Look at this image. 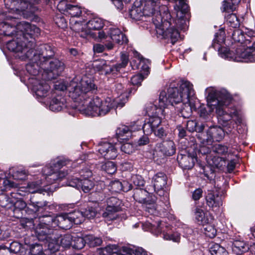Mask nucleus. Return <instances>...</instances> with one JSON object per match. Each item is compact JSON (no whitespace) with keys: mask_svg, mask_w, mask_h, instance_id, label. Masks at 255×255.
Returning <instances> with one entry per match:
<instances>
[{"mask_svg":"<svg viewBox=\"0 0 255 255\" xmlns=\"http://www.w3.org/2000/svg\"><path fill=\"white\" fill-rule=\"evenodd\" d=\"M83 213L84 218L86 217L90 219H93L97 214L96 209L92 207H87Z\"/></svg>","mask_w":255,"mask_h":255,"instance_id":"obj_58","label":"nucleus"},{"mask_svg":"<svg viewBox=\"0 0 255 255\" xmlns=\"http://www.w3.org/2000/svg\"><path fill=\"white\" fill-rule=\"evenodd\" d=\"M132 181L133 184L137 186H142L144 184V181L142 177L139 175H134L132 177Z\"/></svg>","mask_w":255,"mask_h":255,"instance_id":"obj_64","label":"nucleus"},{"mask_svg":"<svg viewBox=\"0 0 255 255\" xmlns=\"http://www.w3.org/2000/svg\"><path fill=\"white\" fill-rule=\"evenodd\" d=\"M232 36L235 42H242L244 39L242 31L239 29H236L233 31Z\"/></svg>","mask_w":255,"mask_h":255,"instance_id":"obj_59","label":"nucleus"},{"mask_svg":"<svg viewBox=\"0 0 255 255\" xmlns=\"http://www.w3.org/2000/svg\"><path fill=\"white\" fill-rule=\"evenodd\" d=\"M227 146L221 144H216L212 146V150L214 152L219 155H224L228 152Z\"/></svg>","mask_w":255,"mask_h":255,"instance_id":"obj_54","label":"nucleus"},{"mask_svg":"<svg viewBox=\"0 0 255 255\" xmlns=\"http://www.w3.org/2000/svg\"><path fill=\"white\" fill-rule=\"evenodd\" d=\"M40 0H4L6 7L18 12H21L26 17L30 16L37 10L35 4Z\"/></svg>","mask_w":255,"mask_h":255,"instance_id":"obj_7","label":"nucleus"},{"mask_svg":"<svg viewBox=\"0 0 255 255\" xmlns=\"http://www.w3.org/2000/svg\"><path fill=\"white\" fill-rule=\"evenodd\" d=\"M116 255H148L147 252L142 248H138L135 250L124 247Z\"/></svg>","mask_w":255,"mask_h":255,"instance_id":"obj_35","label":"nucleus"},{"mask_svg":"<svg viewBox=\"0 0 255 255\" xmlns=\"http://www.w3.org/2000/svg\"><path fill=\"white\" fill-rule=\"evenodd\" d=\"M27 191L30 193L39 192L44 194V192H51V189L48 186H45L41 180H38L29 183L27 185Z\"/></svg>","mask_w":255,"mask_h":255,"instance_id":"obj_29","label":"nucleus"},{"mask_svg":"<svg viewBox=\"0 0 255 255\" xmlns=\"http://www.w3.org/2000/svg\"><path fill=\"white\" fill-rule=\"evenodd\" d=\"M107 33L110 38L117 43L121 45L128 42V39L125 34L122 33L118 28L111 27L107 29Z\"/></svg>","mask_w":255,"mask_h":255,"instance_id":"obj_27","label":"nucleus"},{"mask_svg":"<svg viewBox=\"0 0 255 255\" xmlns=\"http://www.w3.org/2000/svg\"><path fill=\"white\" fill-rule=\"evenodd\" d=\"M80 174L83 178L79 179L78 177L73 178L69 181V185L78 189L81 188L84 192L88 193L95 186L94 182L88 179L92 176V172L89 170L86 169L85 171H81Z\"/></svg>","mask_w":255,"mask_h":255,"instance_id":"obj_10","label":"nucleus"},{"mask_svg":"<svg viewBox=\"0 0 255 255\" xmlns=\"http://www.w3.org/2000/svg\"><path fill=\"white\" fill-rule=\"evenodd\" d=\"M9 174L16 180H23L26 177V172L24 170H15L13 167L9 169Z\"/></svg>","mask_w":255,"mask_h":255,"instance_id":"obj_50","label":"nucleus"},{"mask_svg":"<svg viewBox=\"0 0 255 255\" xmlns=\"http://www.w3.org/2000/svg\"><path fill=\"white\" fill-rule=\"evenodd\" d=\"M158 148L163 154L166 156H171L176 151L175 144L172 140H167L160 143Z\"/></svg>","mask_w":255,"mask_h":255,"instance_id":"obj_31","label":"nucleus"},{"mask_svg":"<svg viewBox=\"0 0 255 255\" xmlns=\"http://www.w3.org/2000/svg\"><path fill=\"white\" fill-rule=\"evenodd\" d=\"M70 24L71 28L76 32L81 33L80 34L81 37H86L88 35L90 34L89 30L85 29V21L83 19L75 20V19H70Z\"/></svg>","mask_w":255,"mask_h":255,"instance_id":"obj_28","label":"nucleus"},{"mask_svg":"<svg viewBox=\"0 0 255 255\" xmlns=\"http://www.w3.org/2000/svg\"><path fill=\"white\" fill-rule=\"evenodd\" d=\"M29 205L32 206L36 212H39L40 210H45L46 209L48 203L47 201H35L33 198H30Z\"/></svg>","mask_w":255,"mask_h":255,"instance_id":"obj_45","label":"nucleus"},{"mask_svg":"<svg viewBox=\"0 0 255 255\" xmlns=\"http://www.w3.org/2000/svg\"><path fill=\"white\" fill-rule=\"evenodd\" d=\"M159 107L152 103L146 105L145 111L149 117L159 116L163 115V108L167 106L168 104H170L167 91L161 92L159 97Z\"/></svg>","mask_w":255,"mask_h":255,"instance_id":"obj_12","label":"nucleus"},{"mask_svg":"<svg viewBox=\"0 0 255 255\" xmlns=\"http://www.w3.org/2000/svg\"><path fill=\"white\" fill-rule=\"evenodd\" d=\"M54 20L56 25L61 28H64L67 26V21L61 15H57Z\"/></svg>","mask_w":255,"mask_h":255,"instance_id":"obj_60","label":"nucleus"},{"mask_svg":"<svg viewBox=\"0 0 255 255\" xmlns=\"http://www.w3.org/2000/svg\"><path fill=\"white\" fill-rule=\"evenodd\" d=\"M115 90L118 94H120V97L117 99H113V101H118L119 103L124 102V105L128 101V98L127 93L125 92V90L122 84L118 83L115 86Z\"/></svg>","mask_w":255,"mask_h":255,"instance_id":"obj_41","label":"nucleus"},{"mask_svg":"<svg viewBox=\"0 0 255 255\" xmlns=\"http://www.w3.org/2000/svg\"><path fill=\"white\" fill-rule=\"evenodd\" d=\"M225 136V132L223 129L220 127H210L206 133V138L203 140H206L207 142H210L215 140L220 141L223 139Z\"/></svg>","mask_w":255,"mask_h":255,"instance_id":"obj_24","label":"nucleus"},{"mask_svg":"<svg viewBox=\"0 0 255 255\" xmlns=\"http://www.w3.org/2000/svg\"><path fill=\"white\" fill-rule=\"evenodd\" d=\"M211 222L212 221L203 227H204V232L206 236L210 238H213L215 237L217 231L214 226L211 224Z\"/></svg>","mask_w":255,"mask_h":255,"instance_id":"obj_48","label":"nucleus"},{"mask_svg":"<svg viewBox=\"0 0 255 255\" xmlns=\"http://www.w3.org/2000/svg\"><path fill=\"white\" fill-rule=\"evenodd\" d=\"M149 194L146 190L136 188L133 190V197L134 199L144 205L145 210L150 214H154L155 211V199L149 196Z\"/></svg>","mask_w":255,"mask_h":255,"instance_id":"obj_11","label":"nucleus"},{"mask_svg":"<svg viewBox=\"0 0 255 255\" xmlns=\"http://www.w3.org/2000/svg\"><path fill=\"white\" fill-rule=\"evenodd\" d=\"M121 59L122 61L121 63L116 64L112 67H110V73L118 72L121 68H124L127 65L129 61L128 56L126 54L122 53Z\"/></svg>","mask_w":255,"mask_h":255,"instance_id":"obj_43","label":"nucleus"},{"mask_svg":"<svg viewBox=\"0 0 255 255\" xmlns=\"http://www.w3.org/2000/svg\"><path fill=\"white\" fill-rule=\"evenodd\" d=\"M227 22L231 27L234 28H237L240 25L239 19L234 13L230 14L227 16Z\"/></svg>","mask_w":255,"mask_h":255,"instance_id":"obj_51","label":"nucleus"},{"mask_svg":"<svg viewBox=\"0 0 255 255\" xmlns=\"http://www.w3.org/2000/svg\"><path fill=\"white\" fill-rule=\"evenodd\" d=\"M131 189V185L128 184L127 182L124 181L123 183L118 180L112 181L110 184V188L113 192H119L121 191L127 192Z\"/></svg>","mask_w":255,"mask_h":255,"instance_id":"obj_33","label":"nucleus"},{"mask_svg":"<svg viewBox=\"0 0 255 255\" xmlns=\"http://www.w3.org/2000/svg\"><path fill=\"white\" fill-rule=\"evenodd\" d=\"M88 30H100L104 25V20L99 17H94L86 23Z\"/></svg>","mask_w":255,"mask_h":255,"instance_id":"obj_38","label":"nucleus"},{"mask_svg":"<svg viewBox=\"0 0 255 255\" xmlns=\"http://www.w3.org/2000/svg\"><path fill=\"white\" fill-rule=\"evenodd\" d=\"M116 135L119 140H127L131 136L129 126L123 125L116 130Z\"/></svg>","mask_w":255,"mask_h":255,"instance_id":"obj_34","label":"nucleus"},{"mask_svg":"<svg viewBox=\"0 0 255 255\" xmlns=\"http://www.w3.org/2000/svg\"><path fill=\"white\" fill-rule=\"evenodd\" d=\"M48 63L49 67L44 65V71L42 74L43 78L47 80L54 79L56 76L59 75L65 68L64 64L57 59H53Z\"/></svg>","mask_w":255,"mask_h":255,"instance_id":"obj_14","label":"nucleus"},{"mask_svg":"<svg viewBox=\"0 0 255 255\" xmlns=\"http://www.w3.org/2000/svg\"><path fill=\"white\" fill-rule=\"evenodd\" d=\"M167 94L172 106L182 102L195 111L200 106L199 101L195 97L193 85L188 81H173L167 89Z\"/></svg>","mask_w":255,"mask_h":255,"instance_id":"obj_3","label":"nucleus"},{"mask_svg":"<svg viewBox=\"0 0 255 255\" xmlns=\"http://www.w3.org/2000/svg\"><path fill=\"white\" fill-rule=\"evenodd\" d=\"M236 59L238 61L245 62H255V43L252 46L245 49H238L237 51Z\"/></svg>","mask_w":255,"mask_h":255,"instance_id":"obj_21","label":"nucleus"},{"mask_svg":"<svg viewBox=\"0 0 255 255\" xmlns=\"http://www.w3.org/2000/svg\"><path fill=\"white\" fill-rule=\"evenodd\" d=\"M17 35H19L27 43L30 49L34 50L35 37L40 34V29L35 25L22 21L16 25Z\"/></svg>","mask_w":255,"mask_h":255,"instance_id":"obj_8","label":"nucleus"},{"mask_svg":"<svg viewBox=\"0 0 255 255\" xmlns=\"http://www.w3.org/2000/svg\"><path fill=\"white\" fill-rule=\"evenodd\" d=\"M68 214L69 219L71 220L72 224L73 223L76 225L80 224L84 220V215H83V212L77 210Z\"/></svg>","mask_w":255,"mask_h":255,"instance_id":"obj_39","label":"nucleus"},{"mask_svg":"<svg viewBox=\"0 0 255 255\" xmlns=\"http://www.w3.org/2000/svg\"><path fill=\"white\" fill-rule=\"evenodd\" d=\"M210 252L212 255H228V252L225 248L218 244H215L210 248Z\"/></svg>","mask_w":255,"mask_h":255,"instance_id":"obj_46","label":"nucleus"},{"mask_svg":"<svg viewBox=\"0 0 255 255\" xmlns=\"http://www.w3.org/2000/svg\"><path fill=\"white\" fill-rule=\"evenodd\" d=\"M162 235L163 239L166 240L172 241L176 243H179L180 240V235L177 232H174L171 234L163 232Z\"/></svg>","mask_w":255,"mask_h":255,"instance_id":"obj_53","label":"nucleus"},{"mask_svg":"<svg viewBox=\"0 0 255 255\" xmlns=\"http://www.w3.org/2000/svg\"><path fill=\"white\" fill-rule=\"evenodd\" d=\"M55 94L49 103V108L53 112H59L67 107L66 101L61 94L57 93Z\"/></svg>","mask_w":255,"mask_h":255,"instance_id":"obj_26","label":"nucleus"},{"mask_svg":"<svg viewBox=\"0 0 255 255\" xmlns=\"http://www.w3.org/2000/svg\"><path fill=\"white\" fill-rule=\"evenodd\" d=\"M29 253L31 255H40L44 253L43 252V248L39 244H33L30 247Z\"/></svg>","mask_w":255,"mask_h":255,"instance_id":"obj_56","label":"nucleus"},{"mask_svg":"<svg viewBox=\"0 0 255 255\" xmlns=\"http://www.w3.org/2000/svg\"><path fill=\"white\" fill-rule=\"evenodd\" d=\"M3 197V200L0 201V205L5 208H10L13 211L14 213L24 209L26 206V203L24 201L20 200H17L14 205L10 202L5 204L3 202V200L7 201L8 198L6 196H4Z\"/></svg>","mask_w":255,"mask_h":255,"instance_id":"obj_32","label":"nucleus"},{"mask_svg":"<svg viewBox=\"0 0 255 255\" xmlns=\"http://www.w3.org/2000/svg\"><path fill=\"white\" fill-rule=\"evenodd\" d=\"M41 218V222L44 225H40L39 228L50 229V227L56 229L57 227L67 230L72 227V222L69 219L68 214H64L58 215L56 217H52L51 216H43Z\"/></svg>","mask_w":255,"mask_h":255,"instance_id":"obj_9","label":"nucleus"},{"mask_svg":"<svg viewBox=\"0 0 255 255\" xmlns=\"http://www.w3.org/2000/svg\"><path fill=\"white\" fill-rule=\"evenodd\" d=\"M145 225L147 226L148 230H150L152 233L156 235L161 233L162 226L163 225L162 223L159 221L154 224L146 223Z\"/></svg>","mask_w":255,"mask_h":255,"instance_id":"obj_44","label":"nucleus"},{"mask_svg":"<svg viewBox=\"0 0 255 255\" xmlns=\"http://www.w3.org/2000/svg\"><path fill=\"white\" fill-rule=\"evenodd\" d=\"M57 229L39 228L36 233L39 240L46 241L48 250L49 252H55L59 250L60 246L66 248L72 246L73 236L66 234L58 237L56 234Z\"/></svg>","mask_w":255,"mask_h":255,"instance_id":"obj_6","label":"nucleus"},{"mask_svg":"<svg viewBox=\"0 0 255 255\" xmlns=\"http://www.w3.org/2000/svg\"><path fill=\"white\" fill-rule=\"evenodd\" d=\"M207 205L214 209L222 205V196L217 189L209 191L206 196Z\"/></svg>","mask_w":255,"mask_h":255,"instance_id":"obj_23","label":"nucleus"},{"mask_svg":"<svg viewBox=\"0 0 255 255\" xmlns=\"http://www.w3.org/2000/svg\"><path fill=\"white\" fill-rule=\"evenodd\" d=\"M182 104L184 107L180 110L181 114L185 118H188L191 115L192 111L193 109L186 103H182Z\"/></svg>","mask_w":255,"mask_h":255,"instance_id":"obj_61","label":"nucleus"},{"mask_svg":"<svg viewBox=\"0 0 255 255\" xmlns=\"http://www.w3.org/2000/svg\"><path fill=\"white\" fill-rule=\"evenodd\" d=\"M94 67L97 71L101 72L102 74L110 73V66L107 64V62L104 59H99L95 61Z\"/></svg>","mask_w":255,"mask_h":255,"instance_id":"obj_40","label":"nucleus"},{"mask_svg":"<svg viewBox=\"0 0 255 255\" xmlns=\"http://www.w3.org/2000/svg\"><path fill=\"white\" fill-rule=\"evenodd\" d=\"M161 123L160 116L149 117L148 119H146L142 127L144 133L147 135L150 134L155 129L160 127Z\"/></svg>","mask_w":255,"mask_h":255,"instance_id":"obj_22","label":"nucleus"},{"mask_svg":"<svg viewBox=\"0 0 255 255\" xmlns=\"http://www.w3.org/2000/svg\"><path fill=\"white\" fill-rule=\"evenodd\" d=\"M42 174L44 178L49 184H52L54 181L61 180L65 177L66 172H56L53 166H46L42 169Z\"/></svg>","mask_w":255,"mask_h":255,"instance_id":"obj_19","label":"nucleus"},{"mask_svg":"<svg viewBox=\"0 0 255 255\" xmlns=\"http://www.w3.org/2000/svg\"><path fill=\"white\" fill-rule=\"evenodd\" d=\"M102 168L107 173L110 174H114L117 170V166L113 161H108L102 165Z\"/></svg>","mask_w":255,"mask_h":255,"instance_id":"obj_49","label":"nucleus"},{"mask_svg":"<svg viewBox=\"0 0 255 255\" xmlns=\"http://www.w3.org/2000/svg\"><path fill=\"white\" fill-rule=\"evenodd\" d=\"M54 55L52 47L48 44H42L35 50L29 49L25 55H19L22 60L30 62L26 65L27 71L33 76L39 74L40 68L43 69L48 60Z\"/></svg>","mask_w":255,"mask_h":255,"instance_id":"obj_4","label":"nucleus"},{"mask_svg":"<svg viewBox=\"0 0 255 255\" xmlns=\"http://www.w3.org/2000/svg\"><path fill=\"white\" fill-rule=\"evenodd\" d=\"M196 158L189 154L178 155L177 160L179 165L181 168L184 169H190L194 165Z\"/></svg>","mask_w":255,"mask_h":255,"instance_id":"obj_30","label":"nucleus"},{"mask_svg":"<svg viewBox=\"0 0 255 255\" xmlns=\"http://www.w3.org/2000/svg\"><path fill=\"white\" fill-rule=\"evenodd\" d=\"M16 31V26L13 27L5 22L0 24V34L1 35L9 37H15Z\"/></svg>","mask_w":255,"mask_h":255,"instance_id":"obj_37","label":"nucleus"},{"mask_svg":"<svg viewBox=\"0 0 255 255\" xmlns=\"http://www.w3.org/2000/svg\"><path fill=\"white\" fill-rule=\"evenodd\" d=\"M141 5H144V12L147 15H152V20L156 27L157 34L165 39H170L174 44L179 38L177 29L169 27L171 16L167 8L159 6L160 0H140Z\"/></svg>","mask_w":255,"mask_h":255,"instance_id":"obj_2","label":"nucleus"},{"mask_svg":"<svg viewBox=\"0 0 255 255\" xmlns=\"http://www.w3.org/2000/svg\"><path fill=\"white\" fill-rule=\"evenodd\" d=\"M95 90L93 81L86 76L83 77L79 83H71L69 96L78 103L76 108L83 114L92 117L105 116L112 108L124 106V102L119 103L109 97L104 101L97 96L92 97Z\"/></svg>","mask_w":255,"mask_h":255,"instance_id":"obj_1","label":"nucleus"},{"mask_svg":"<svg viewBox=\"0 0 255 255\" xmlns=\"http://www.w3.org/2000/svg\"><path fill=\"white\" fill-rule=\"evenodd\" d=\"M57 7L61 13L71 16V19H74L75 17L79 18L82 14V10L80 7L69 3L68 1L65 0H60L57 4Z\"/></svg>","mask_w":255,"mask_h":255,"instance_id":"obj_15","label":"nucleus"},{"mask_svg":"<svg viewBox=\"0 0 255 255\" xmlns=\"http://www.w3.org/2000/svg\"><path fill=\"white\" fill-rule=\"evenodd\" d=\"M138 55L137 61L141 63L140 69L144 71H147L149 69V65L150 61L148 59L143 58L138 53H136Z\"/></svg>","mask_w":255,"mask_h":255,"instance_id":"obj_55","label":"nucleus"},{"mask_svg":"<svg viewBox=\"0 0 255 255\" xmlns=\"http://www.w3.org/2000/svg\"><path fill=\"white\" fill-rule=\"evenodd\" d=\"M208 91L207 97L208 105L211 109L216 110L218 119L222 124H226L233 117V114H229L224 110V107L228 106L232 100L231 95L226 90L216 91L213 89H207Z\"/></svg>","mask_w":255,"mask_h":255,"instance_id":"obj_5","label":"nucleus"},{"mask_svg":"<svg viewBox=\"0 0 255 255\" xmlns=\"http://www.w3.org/2000/svg\"><path fill=\"white\" fill-rule=\"evenodd\" d=\"M110 142H105L99 145L98 151L106 159H114L118 155L117 147Z\"/></svg>","mask_w":255,"mask_h":255,"instance_id":"obj_20","label":"nucleus"},{"mask_svg":"<svg viewBox=\"0 0 255 255\" xmlns=\"http://www.w3.org/2000/svg\"><path fill=\"white\" fill-rule=\"evenodd\" d=\"M47 79L39 80L37 78H32L30 82L32 90L37 97H45L50 89L49 84L46 82Z\"/></svg>","mask_w":255,"mask_h":255,"instance_id":"obj_18","label":"nucleus"},{"mask_svg":"<svg viewBox=\"0 0 255 255\" xmlns=\"http://www.w3.org/2000/svg\"><path fill=\"white\" fill-rule=\"evenodd\" d=\"M192 211L195 222L198 225L204 226L205 225L210 223L213 220L208 213L205 212L199 206H196Z\"/></svg>","mask_w":255,"mask_h":255,"instance_id":"obj_25","label":"nucleus"},{"mask_svg":"<svg viewBox=\"0 0 255 255\" xmlns=\"http://www.w3.org/2000/svg\"><path fill=\"white\" fill-rule=\"evenodd\" d=\"M86 242L83 238L78 236H73L72 246L77 250L83 249L85 246Z\"/></svg>","mask_w":255,"mask_h":255,"instance_id":"obj_47","label":"nucleus"},{"mask_svg":"<svg viewBox=\"0 0 255 255\" xmlns=\"http://www.w3.org/2000/svg\"><path fill=\"white\" fill-rule=\"evenodd\" d=\"M141 10V8L140 7H132L129 11V15L130 17L135 20H139L143 15L147 16H152V15H147L144 12V6L142 8V11Z\"/></svg>","mask_w":255,"mask_h":255,"instance_id":"obj_42","label":"nucleus"},{"mask_svg":"<svg viewBox=\"0 0 255 255\" xmlns=\"http://www.w3.org/2000/svg\"><path fill=\"white\" fill-rule=\"evenodd\" d=\"M167 176L163 172L156 173L152 178V183L154 191L160 197L165 196L167 197V193L164 190L167 184Z\"/></svg>","mask_w":255,"mask_h":255,"instance_id":"obj_17","label":"nucleus"},{"mask_svg":"<svg viewBox=\"0 0 255 255\" xmlns=\"http://www.w3.org/2000/svg\"><path fill=\"white\" fill-rule=\"evenodd\" d=\"M16 38L8 41L6 46L7 49L15 53H21V55H25L30 49V46H27V42L19 35H17L16 32L15 37Z\"/></svg>","mask_w":255,"mask_h":255,"instance_id":"obj_16","label":"nucleus"},{"mask_svg":"<svg viewBox=\"0 0 255 255\" xmlns=\"http://www.w3.org/2000/svg\"><path fill=\"white\" fill-rule=\"evenodd\" d=\"M107 206L103 213V217L107 221H112L118 218L117 213L121 210L122 201L115 197L108 198Z\"/></svg>","mask_w":255,"mask_h":255,"instance_id":"obj_13","label":"nucleus"},{"mask_svg":"<svg viewBox=\"0 0 255 255\" xmlns=\"http://www.w3.org/2000/svg\"><path fill=\"white\" fill-rule=\"evenodd\" d=\"M248 249V246L242 241L235 240L232 243V251L237 255H240L246 252Z\"/></svg>","mask_w":255,"mask_h":255,"instance_id":"obj_36","label":"nucleus"},{"mask_svg":"<svg viewBox=\"0 0 255 255\" xmlns=\"http://www.w3.org/2000/svg\"><path fill=\"white\" fill-rule=\"evenodd\" d=\"M121 150L126 153L130 154L134 150V147L132 144L127 142L121 145Z\"/></svg>","mask_w":255,"mask_h":255,"instance_id":"obj_63","label":"nucleus"},{"mask_svg":"<svg viewBox=\"0 0 255 255\" xmlns=\"http://www.w3.org/2000/svg\"><path fill=\"white\" fill-rule=\"evenodd\" d=\"M98 31H99L97 32L94 33H91L90 32V34L89 35H91L95 39L101 41L108 37V35H107V31L105 32V31H100V30Z\"/></svg>","mask_w":255,"mask_h":255,"instance_id":"obj_62","label":"nucleus"},{"mask_svg":"<svg viewBox=\"0 0 255 255\" xmlns=\"http://www.w3.org/2000/svg\"><path fill=\"white\" fill-rule=\"evenodd\" d=\"M105 197V193L103 191L95 192L91 194V201L98 204L103 201Z\"/></svg>","mask_w":255,"mask_h":255,"instance_id":"obj_52","label":"nucleus"},{"mask_svg":"<svg viewBox=\"0 0 255 255\" xmlns=\"http://www.w3.org/2000/svg\"><path fill=\"white\" fill-rule=\"evenodd\" d=\"M241 0H231L232 4L230 3L227 2L226 1H223V7L224 11H228L231 10V11L234 10L235 9V6L238 4Z\"/></svg>","mask_w":255,"mask_h":255,"instance_id":"obj_57","label":"nucleus"}]
</instances>
